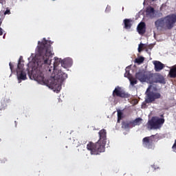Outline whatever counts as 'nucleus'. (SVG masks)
Returning <instances> with one entry per match:
<instances>
[{
	"label": "nucleus",
	"mask_w": 176,
	"mask_h": 176,
	"mask_svg": "<svg viewBox=\"0 0 176 176\" xmlns=\"http://www.w3.org/2000/svg\"><path fill=\"white\" fill-rule=\"evenodd\" d=\"M143 145L145 146V148H147V149H154L155 145L151 142V138L146 137L144 138L142 140Z\"/></svg>",
	"instance_id": "423d86ee"
},
{
	"label": "nucleus",
	"mask_w": 176,
	"mask_h": 176,
	"mask_svg": "<svg viewBox=\"0 0 176 176\" xmlns=\"http://www.w3.org/2000/svg\"><path fill=\"white\" fill-rule=\"evenodd\" d=\"M145 47H146L145 44L140 43L138 46L139 53H141V52H142V50L145 49Z\"/></svg>",
	"instance_id": "a211bd4d"
},
{
	"label": "nucleus",
	"mask_w": 176,
	"mask_h": 176,
	"mask_svg": "<svg viewBox=\"0 0 176 176\" xmlns=\"http://www.w3.org/2000/svg\"><path fill=\"white\" fill-rule=\"evenodd\" d=\"M163 123H164V119L159 117H153L148 120L147 127L150 130H156L162 127Z\"/></svg>",
	"instance_id": "39448f33"
},
{
	"label": "nucleus",
	"mask_w": 176,
	"mask_h": 176,
	"mask_svg": "<svg viewBox=\"0 0 176 176\" xmlns=\"http://www.w3.org/2000/svg\"><path fill=\"white\" fill-rule=\"evenodd\" d=\"M124 28H126V30H129L130 27H131V21L129 19H124Z\"/></svg>",
	"instance_id": "4468645a"
},
{
	"label": "nucleus",
	"mask_w": 176,
	"mask_h": 176,
	"mask_svg": "<svg viewBox=\"0 0 176 176\" xmlns=\"http://www.w3.org/2000/svg\"><path fill=\"white\" fill-rule=\"evenodd\" d=\"M176 23V15H169L165 18L158 19L155 21V27L157 30L161 28H166L170 30L174 27V24Z\"/></svg>",
	"instance_id": "7ed1b4c3"
},
{
	"label": "nucleus",
	"mask_w": 176,
	"mask_h": 176,
	"mask_svg": "<svg viewBox=\"0 0 176 176\" xmlns=\"http://www.w3.org/2000/svg\"><path fill=\"white\" fill-rule=\"evenodd\" d=\"M4 14H10V10H6V11L4 12Z\"/></svg>",
	"instance_id": "4be33fe9"
},
{
	"label": "nucleus",
	"mask_w": 176,
	"mask_h": 176,
	"mask_svg": "<svg viewBox=\"0 0 176 176\" xmlns=\"http://www.w3.org/2000/svg\"><path fill=\"white\" fill-rule=\"evenodd\" d=\"M53 56L54 52L50 46V41L45 38L38 41L37 52L28 58V65H24V60H19L16 69L18 83H21V80H27L28 75L30 79H34L40 85H45L55 93H58L61 90V83L68 78L60 68H67L69 60L56 56L52 64Z\"/></svg>",
	"instance_id": "f257e3e1"
},
{
	"label": "nucleus",
	"mask_w": 176,
	"mask_h": 176,
	"mask_svg": "<svg viewBox=\"0 0 176 176\" xmlns=\"http://www.w3.org/2000/svg\"><path fill=\"white\" fill-rule=\"evenodd\" d=\"M153 63L154 65L155 70L156 71V72H160V71H162V69L164 68V65L160 61L154 60Z\"/></svg>",
	"instance_id": "0eeeda50"
},
{
	"label": "nucleus",
	"mask_w": 176,
	"mask_h": 176,
	"mask_svg": "<svg viewBox=\"0 0 176 176\" xmlns=\"http://www.w3.org/2000/svg\"><path fill=\"white\" fill-rule=\"evenodd\" d=\"M146 96L145 98L146 102H153L156 99L160 98V94L156 93V87L151 85L146 90Z\"/></svg>",
	"instance_id": "20e7f679"
},
{
	"label": "nucleus",
	"mask_w": 176,
	"mask_h": 176,
	"mask_svg": "<svg viewBox=\"0 0 176 176\" xmlns=\"http://www.w3.org/2000/svg\"><path fill=\"white\" fill-rule=\"evenodd\" d=\"M10 67L11 71H13V66L12 65V63H10Z\"/></svg>",
	"instance_id": "393cba45"
},
{
	"label": "nucleus",
	"mask_w": 176,
	"mask_h": 176,
	"mask_svg": "<svg viewBox=\"0 0 176 176\" xmlns=\"http://www.w3.org/2000/svg\"><path fill=\"white\" fill-rule=\"evenodd\" d=\"M146 13L148 16H150V17H153L155 14V10H153V8L148 7L146 10Z\"/></svg>",
	"instance_id": "ddd939ff"
},
{
	"label": "nucleus",
	"mask_w": 176,
	"mask_h": 176,
	"mask_svg": "<svg viewBox=\"0 0 176 176\" xmlns=\"http://www.w3.org/2000/svg\"><path fill=\"white\" fill-rule=\"evenodd\" d=\"M153 1H155V0H153Z\"/></svg>",
	"instance_id": "bb28decb"
},
{
	"label": "nucleus",
	"mask_w": 176,
	"mask_h": 176,
	"mask_svg": "<svg viewBox=\"0 0 176 176\" xmlns=\"http://www.w3.org/2000/svg\"><path fill=\"white\" fill-rule=\"evenodd\" d=\"M129 81L131 86H134V85H137V79L135 78H129Z\"/></svg>",
	"instance_id": "dca6fc26"
},
{
	"label": "nucleus",
	"mask_w": 176,
	"mask_h": 176,
	"mask_svg": "<svg viewBox=\"0 0 176 176\" xmlns=\"http://www.w3.org/2000/svg\"><path fill=\"white\" fill-rule=\"evenodd\" d=\"M113 94H116L118 97H124V91H123V88L117 87L113 91Z\"/></svg>",
	"instance_id": "1a4fd4ad"
},
{
	"label": "nucleus",
	"mask_w": 176,
	"mask_h": 176,
	"mask_svg": "<svg viewBox=\"0 0 176 176\" xmlns=\"http://www.w3.org/2000/svg\"><path fill=\"white\" fill-rule=\"evenodd\" d=\"M130 127V124L126 123V122H124L122 124V129H129Z\"/></svg>",
	"instance_id": "aec40b11"
},
{
	"label": "nucleus",
	"mask_w": 176,
	"mask_h": 176,
	"mask_svg": "<svg viewBox=\"0 0 176 176\" xmlns=\"http://www.w3.org/2000/svg\"><path fill=\"white\" fill-rule=\"evenodd\" d=\"M173 151H175V152H176V140H175V144L173 146Z\"/></svg>",
	"instance_id": "5701e85b"
},
{
	"label": "nucleus",
	"mask_w": 176,
	"mask_h": 176,
	"mask_svg": "<svg viewBox=\"0 0 176 176\" xmlns=\"http://www.w3.org/2000/svg\"><path fill=\"white\" fill-rule=\"evenodd\" d=\"M117 113H118V122H120V120H122V118H123V111H122V110H118Z\"/></svg>",
	"instance_id": "2eb2a0df"
},
{
	"label": "nucleus",
	"mask_w": 176,
	"mask_h": 176,
	"mask_svg": "<svg viewBox=\"0 0 176 176\" xmlns=\"http://www.w3.org/2000/svg\"><path fill=\"white\" fill-rule=\"evenodd\" d=\"M160 83H166V81H164V78L161 77L160 80H158Z\"/></svg>",
	"instance_id": "412c9836"
},
{
	"label": "nucleus",
	"mask_w": 176,
	"mask_h": 176,
	"mask_svg": "<svg viewBox=\"0 0 176 176\" xmlns=\"http://www.w3.org/2000/svg\"><path fill=\"white\" fill-rule=\"evenodd\" d=\"M129 67L126 68V69H125L126 73L124 74V76H125V78H128L129 79H130V73L129 72Z\"/></svg>",
	"instance_id": "6ab92c4d"
},
{
	"label": "nucleus",
	"mask_w": 176,
	"mask_h": 176,
	"mask_svg": "<svg viewBox=\"0 0 176 176\" xmlns=\"http://www.w3.org/2000/svg\"><path fill=\"white\" fill-rule=\"evenodd\" d=\"M100 140L96 143L89 142L87 145V148L90 151L91 155H98L105 151V144H107V131L104 129L99 132Z\"/></svg>",
	"instance_id": "f03ea898"
},
{
	"label": "nucleus",
	"mask_w": 176,
	"mask_h": 176,
	"mask_svg": "<svg viewBox=\"0 0 176 176\" xmlns=\"http://www.w3.org/2000/svg\"><path fill=\"white\" fill-rule=\"evenodd\" d=\"M136 79H138L140 82H146L148 80V77L144 74V72L136 73L135 75Z\"/></svg>",
	"instance_id": "6e6552de"
},
{
	"label": "nucleus",
	"mask_w": 176,
	"mask_h": 176,
	"mask_svg": "<svg viewBox=\"0 0 176 176\" xmlns=\"http://www.w3.org/2000/svg\"><path fill=\"white\" fill-rule=\"evenodd\" d=\"M3 34V30L0 28V35H2Z\"/></svg>",
	"instance_id": "b1692460"
},
{
	"label": "nucleus",
	"mask_w": 176,
	"mask_h": 176,
	"mask_svg": "<svg viewBox=\"0 0 176 176\" xmlns=\"http://www.w3.org/2000/svg\"><path fill=\"white\" fill-rule=\"evenodd\" d=\"M135 63L138 64H142V63H144V57L140 56L139 58H136Z\"/></svg>",
	"instance_id": "f3484780"
},
{
	"label": "nucleus",
	"mask_w": 176,
	"mask_h": 176,
	"mask_svg": "<svg viewBox=\"0 0 176 176\" xmlns=\"http://www.w3.org/2000/svg\"><path fill=\"white\" fill-rule=\"evenodd\" d=\"M142 123V120L140 118H136L135 120L132 121L131 122V125L133 127H135V126H140Z\"/></svg>",
	"instance_id": "9b49d317"
},
{
	"label": "nucleus",
	"mask_w": 176,
	"mask_h": 176,
	"mask_svg": "<svg viewBox=\"0 0 176 176\" xmlns=\"http://www.w3.org/2000/svg\"><path fill=\"white\" fill-rule=\"evenodd\" d=\"M1 24H2V22H0V25H1Z\"/></svg>",
	"instance_id": "a878e982"
},
{
	"label": "nucleus",
	"mask_w": 176,
	"mask_h": 176,
	"mask_svg": "<svg viewBox=\"0 0 176 176\" xmlns=\"http://www.w3.org/2000/svg\"><path fill=\"white\" fill-rule=\"evenodd\" d=\"M169 76L170 78H176V67L173 66L169 71Z\"/></svg>",
	"instance_id": "f8f14e48"
},
{
	"label": "nucleus",
	"mask_w": 176,
	"mask_h": 176,
	"mask_svg": "<svg viewBox=\"0 0 176 176\" xmlns=\"http://www.w3.org/2000/svg\"><path fill=\"white\" fill-rule=\"evenodd\" d=\"M137 30L138 34H140V35H142V34H145V31H146L145 23L141 22L140 23H139L137 28Z\"/></svg>",
	"instance_id": "9d476101"
}]
</instances>
